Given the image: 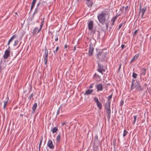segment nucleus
<instances>
[{
  "label": "nucleus",
  "mask_w": 151,
  "mask_h": 151,
  "mask_svg": "<svg viewBox=\"0 0 151 151\" xmlns=\"http://www.w3.org/2000/svg\"><path fill=\"white\" fill-rule=\"evenodd\" d=\"M112 94H111V95H110L108 97V100L109 101H109L111 99L112 97Z\"/></svg>",
  "instance_id": "34"
},
{
  "label": "nucleus",
  "mask_w": 151,
  "mask_h": 151,
  "mask_svg": "<svg viewBox=\"0 0 151 151\" xmlns=\"http://www.w3.org/2000/svg\"><path fill=\"white\" fill-rule=\"evenodd\" d=\"M9 100V97L7 96L5 99V101H4V104L7 105Z\"/></svg>",
  "instance_id": "17"
},
{
  "label": "nucleus",
  "mask_w": 151,
  "mask_h": 151,
  "mask_svg": "<svg viewBox=\"0 0 151 151\" xmlns=\"http://www.w3.org/2000/svg\"><path fill=\"white\" fill-rule=\"evenodd\" d=\"M137 74L135 73H133L132 74V76L134 78H136L137 77Z\"/></svg>",
  "instance_id": "30"
},
{
  "label": "nucleus",
  "mask_w": 151,
  "mask_h": 151,
  "mask_svg": "<svg viewBox=\"0 0 151 151\" xmlns=\"http://www.w3.org/2000/svg\"><path fill=\"white\" fill-rule=\"evenodd\" d=\"M128 133V132L126 131L125 129H124V131L123 137H124Z\"/></svg>",
  "instance_id": "23"
},
{
  "label": "nucleus",
  "mask_w": 151,
  "mask_h": 151,
  "mask_svg": "<svg viewBox=\"0 0 151 151\" xmlns=\"http://www.w3.org/2000/svg\"><path fill=\"white\" fill-rule=\"evenodd\" d=\"M34 7V6L31 5L30 11H31L32 10V9Z\"/></svg>",
  "instance_id": "49"
},
{
  "label": "nucleus",
  "mask_w": 151,
  "mask_h": 151,
  "mask_svg": "<svg viewBox=\"0 0 151 151\" xmlns=\"http://www.w3.org/2000/svg\"><path fill=\"white\" fill-rule=\"evenodd\" d=\"M123 103H124L123 101H121V104H120L121 105H123Z\"/></svg>",
  "instance_id": "50"
},
{
  "label": "nucleus",
  "mask_w": 151,
  "mask_h": 151,
  "mask_svg": "<svg viewBox=\"0 0 151 151\" xmlns=\"http://www.w3.org/2000/svg\"><path fill=\"white\" fill-rule=\"evenodd\" d=\"M43 22H44V21H42L41 24V25H40V28L38 29V31L37 33H38L41 30V29L43 25Z\"/></svg>",
  "instance_id": "20"
},
{
  "label": "nucleus",
  "mask_w": 151,
  "mask_h": 151,
  "mask_svg": "<svg viewBox=\"0 0 151 151\" xmlns=\"http://www.w3.org/2000/svg\"><path fill=\"white\" fill-rule=\"evenodd\" d=\"M74 48V49H73V51H74L76 50V48Z\"/></svg>",
  "instance_id": "62"
},
{
  "label": "nucleus",
  "mask_w": 151,
  "mask_h": 151,
  "mask_svg": "<svg viewBox=\"0 0 151 151\" xmlns=\"http://www.w3.org/2000/svg\"><path fill=\"white\" fill-rule=\"evenodd\" d=\"M128 8V6H126V7H125V12H126V11L127 10Z\"/></svg>",
  "instance_id": "54"
},
{
  "label": "nucleus",
  "mask_w": 151,
  "mask_h": 151,
  "mask_svg": "<svg viewBox=\"0 0 151 151\" xmlns=\"http://www.w3.org/2000/svg\"><path fill=\"white\" fill-rule=\"evenodd\" d=\"M121 64H120L119 65V70L121 68Z\"/></svg>",
  "instance_id": "57"
},
{
  "label": "nucleus",
  "mask_w": 151,
  "mask_h": 151,
  "mask_svg": "<svg viewBox=\"0 0 151 151\" xmlns=\"http://www.w3.org/2000/svg\"><path fill=\"white\" fill-rule=\"evenodd\" d=\"M58 36H57V35H56L55 37V41H58Z\"/></svg>",
  "instance_id": "42"
},
{
  "label": "nucleus",
  "mask_w": 151,
  "mask_h": 151,
  "mask_svg": "<svg viewBox=\"0 0 151 151\" xmlns=\"http://www.w3.org/2000/svg\"><path fill=\"white\" fill-rule=\"evenodd\" d=\"M6 105L4 104V106H3V109H5L6 106Z\"/></svg>",
  "instance_id": "52"
},
{
  "label": "nucleus",
  "mask_w": 151,
  "mask_h": 151,
  "mask_svg": "<svg viewBox=\"0 0 151 151\" xmlns=\"http://www.w3.org/2000/svg\"><path fill=\"white\" fill-rule=\"evenodd\" d=\"M135 88L137 90L139 91L141 90L142 88L140 86V84L139 83L138 81L137 82V83L135 86Z\"/></svg>",
  "instance_id": "11"
},
{
  "label": "nucleus",
  "mask_w": 151,
  "mask_h": 151,
  "mask_svg": "<svg viewBox=\"0 0 151 151\" xmlns=\"http://www.w3.org/2000/svg\"><path fill=\"white\" fill-rule=\"evenodd\" d=\"M93 99L96 104L99 103V99L97 97H95L93 98Z\"/></svg>",
  "instance_id": "25"
},
{
  "label": "nucleus",
  "mask_w": 151,
  "mask_h": 151,
  "mask_svg": "<svg viewBox=\"0 0 151 151\" xmlns=\"http://www.w3.org/2000/svg\"><path fill=\"white\" fill-rule=\"evenodd\" d=\"M37 8H35L34 12L33 13V15H32L33 16H34V14H36L38 12V9Z\"/></svg>",
  "instance_id": "24"
},
{
  "label": "nucleus",
  "mask_w": 151,
  "mask_h": 151,
  "mask_svg": "<svg viewBox=\"0 0 151 151\" xmlns=\"http://www.w3.org/2000/svg\"><path fill=\"white\" fill-rule=\"evenodd\" d=\"M115 21V20L111 19V24L112 25H114Z\"/></svg>",
  "instance_id": "29"
},
{
  "label": "nucleus",
  "mask_w": 151,
  "mask_h": 151,
  "mask_svg": "<svg viewBox=\"0 0 151 151\" xmlns=\"http://www.w3.org/2000/svg\"><path fill=\"white\" fill-rule=\"evenodd\" d=\"M107 54L106 52L103 53L102 52H100L98 54V57L101 61L104 60L106 59Z\"/></svg>",
  "instance_id": "3"
},
{
  "label": "nucleus",
  "mask_w": 151,
  "mask_h": 151,
  "mask_svg": "<svg viewBox=\"0 0 151 151\" xmlns=\"http://www.w3.org/2000/svg\"><path fill=\"white\" fill-rule=\"evenodd\" d=\"M43 139V136H42L41 137V139H40V143H42Z\"/></svg>",
  "instance_id": "43"
},
{
  "label": "nucleus",
  "mask_w": 151,
  "mask_h": 151,
  "mask_svg": "<svg viewBox=\"0 0 151 151\" xmlns=\"http://www.w3.org/2000/svg\"><path fill=\"white\" fill-rule=\"evenodd\" d=\"M116 43H117V45L116 46H116V47L118 46L119 42H116Z\"/></svg>",
  "instance_id": "55"
},
{
  "label": "nucleus",
  "mask_w": 151,
  "mask_h": 151,
  "mask_svg": "<svg viewBox=\"0 0 151 151\" xmlns=\"http://www.w3.org/2000/svg\"><path fill=\"white\" fill-rule=\"evenodd\" d=\"M96 87L97 89V92L101 91L103 89V85L101 83H99L96 85Z\"/></svg>",
  "instance_id": "7"
},
{
  "label": "nucleus",
  "mask_w": 151,
  "mask_h": 151,
  "mask_svg": "<svg viewBox=\"0 0 151 151\" xmlns=\"http://www.w3.org/2000/svg\"><path fill=\"white\" fill-rule=\"evenodd\" d=\"M97 105V107L99 108L100 109H101L102 108V104L100 103H98L96 104Z\"/></svg>",
  "instance_id": "21"
},
{
  "label": "nucleus",
  "mask_w": 151,
  "mask_h": 151,
  "mask_svg": "<svg viewBox=\"0 0 151 151\" xmlns=\"http://www.w3.org/2000/svg\"><path fill=\"white\" fill-rule=\"evenodd\" d=\"M108 114L107 118L108 120H109L110 118V116L111 115V111L106 112Z\"/></svg>",
  "instance_id": "26"
},
{
  "label": "nucleus",
  "mask_w": 151,
  "mask_h": 151,
  "mask_svg": "<svg viewBox=\"0 0 151 151\" xmlns=\"http://www.w3.org/2000/svg\"><path fill=\"white\" fill-rule=\"evenodd\" d=\"M37 103H35L34 105H33V106L32 107V113L33 114H34L35 112V110L36 109L37 107Z\"/></svg>",
  "instance_id": "13"
},
{
  "label": "nucleus",
  "mask_w": 151,
  "mask_h": 151,
  "mask_svg": "<svg viewBox=\"0 0 151 151\" xmlns=\"http://www.w3.org/2000/svg\"><path fill=\"white\" fill-rule=\"evenodd\" d=\"M37 0H33L32 2L31 5L35 6V4Z\"/></svg>",
  "instance_id": "28"
},
{
  "label": "nucleus",
  "mask_w": 151,
  "mask_h": 151,
  "mask_svg": "<svg viewBox=\"0 0 151 151\" xmlns=\"http://www.w3.org/2000/svg\"><path fill=\"white\" fill-rule=\"evenodd\" d=\"M40 147H41V146H39V151H40Z\"/></svg>",
  "instance_id": "60"
},
{
  "label": "nucleus",
  "mask_w": 151,
  "mask_h": 151,
  "mask_svg": "<svg viewBox=\"0 0 151 151\" xmlns=\"http://www.w3.org/2000/svg\"><path fill=\"white\" fill-rule=\"evenodd\" d=\"M93 21H90L88 22V30H91L93 29Z\"/></svg>",
  "instance_id": "5"
},
{
  "label": "nucleus",
  "mask_w": 151,
  "mask_h": 151,
  "mask_svg": "<svg viewBox=\"0 0 151 151\" xmlns=\"http://www.w3.org/2000/svg\"><path fill=\"white\" fill-rule=\"evenodd\" d=\"M60 133H59L56 138V140L57 142H59L60 139Z\"/></svg>",
  "instance_id": "16"
},
{
  "label": "nucleus",
  "mask_w": 151,
  "mask_h": 151,
  "mask_svg": "<svg viewBox=\"0 0 151 151\" xmlns=\"http://www.w3.org/2000/svg\"><path fill=\"white\" fill-rule=\"evenodd\" d=\"M101 70L104 72H105L106 71L104 69V66L101 65L99 63H98V66L97 70Z\"/></svg>",
  "instance_id": "10"
},
{
  "label": "nucleus",
  "mask_w": 151,
  "mask_h": 151,
  "mask_svg": "<svg viewBox=\"0 0 151 151\" xmlns=\"http://www.w3.org/2000/svg\"><path fill=\"white\" fill-rule=\"evenodd\" d=\"M141 7H142V4L141 3H140V6L139 8V14L140 15L141 13Z\"/></svg>",
  "instance_id": "40"
},
{
  "label": "nucleus",
  "mask_w": 151,
  "mask_h": 151,
  "mask_svg": "<svg viewBox=\"0 0 151 151\" xmlns=\"http://www.w3.org/2000/svg\"><path fill=\"white\" fill-rule=\"evenodd\" d=\"M17 36L16 35H14L12 36L10 39L9 40L8 43L7 45H9L10 43L12 45V46L14 47L16 46L19 42L18 40H16L14 41V42H12V41L13 40L16 39Z\"/></svg>",
  "instance_id": "2"
},
{
  "label": "nucleus",
  "mask_w": 151,
  "mask_h": 151,
  "mask_svg": "<svg viewBox=\"0 0 151 151\" xmlns=\"http://www.w3.org/2000/svg\"><path fill=\"white\" fill-rule=\"evenodd\" d=\"M41 144H42L41 143H40V144H39V146H41Z\"/></svg>",
  "instance_id": "64"
},
{
  "label": "nucleus",
  "mask_w": 151,
  "mask_h": 151,
  "mask_svg": "<svg viewBox=\"0 0 151 151\" xmlns=\"http://www.w3.org/2000/svg\"><path fill=\"white\" fill-rule=\"evenodd\" d=\"M41 4V2L40 1L38 2V3L37 4L36 6H39Z\"/></svg>",
  "instance_id": "45"
},
{
  "label": "nucleus",
  "mask_w": 151,
  "mask_h": 151,
  "mask_svg": "<svg viewBox=\"0 0 151 151\" xmlns=\"http://www.w3.org/2000/svg\"><path fill=\"white\" fill-rule=\"evenodd\" d=\"M93 50V48H89L88 51V55H89L91 56L92 55Z\"/></svg>",
  "instance_id": "14"
},
{
  "label": "nucleus",
  "mask_w": 151,
  "mask_h": 151,
  "mask_svg": "<svg viewBox=\"0 0 151 151\" xmlns=\"http://www.w3.org/2000/svg\"><path fill=\"white\" fill-rule=\"evenodd\" d=\"M110 101H108L105 104V108L106 112L111 111L110 108Z\"/></svg>",
  "instance_id": "6"
},
{
  "label": "nucleus",
  "mask_w": 151,
  "mask_h": 151,
  "mask_svg": "<svg viewBox=\"0 0 151 151\" xmlns=\"http://www.w3.org/2000/svg\"><path fill=\"white\" fill-rule=\"evenodd\" d=\"M59 48H56L55 50L53 51L54 53L55 54L57 53V52L58 50V49Z\"/></svg>",
  "instance_id": "37"
},
{
  "label": "nucleus",
  "mask_w": 151,
  "mask_h": 151,
  "mask_svg": "<svg viewBox=\"0 0 151 151\" xmlns=\"http://www.w3.org/2000/svg\"><path fill=\"white\" fill-rule=\"evenodd\" d=\"M125 23H126V22L125 21H124V22H122V23H121L119 25L118 29H119L122 27V26H123V25H124Z\"/></svg>",
  "instance_id": "18"
},
{
  "label": "nucleus",
  "mask_w": 151,
  "mask_h": 151,
  "mask_svg": "<svg viewBox=\"0 0 151 151\" xmlns=\"http://www.w3.org/2000/svg\"><path fill=\"white\" fill-rule=\"evenodd\" d=\"M135 56L134 58H133L131 60L130 63H132L135 60H136V59H135Z\"/></svg>",
  "instance_id": "38"
},
{
  "label": "nucleus",
  "mask_w": 151,
  "mask_h": 151,
  "mask_svg": "<svg viewBox=\"0 0 151 151\" xmlns=\"http://www.w3.org/2000/svg\"><path fill=\"white\" fill-rule=\"evenodd\" d=\"M113 25H112L111 24L110 26L109 27V29H111L112 28L113 26Z\"/></svg>",
  "instance_id": "51"
},
{
  "label": "nucleus",
  "mask_w": 151,
  "mask_h": 151,
  "mask_svg": "<svg viewBox=\"0 0 151 151\" xmlns=\"http://www.w3.org/2000/svg\"><path fill=\"white\" fill-rule=\"evenodd\" d=\"M117 18V16H115V17H113L112 19H114L115 20H116V19Z\"/></svg>",
  "instance_id": "44"
},
{
  "label": "nucleus",
  "mask_w": 151,
  "mask_h": 151,
  "mask_svg": "<svg viewBox=\"0 0 151 151\" xmlns=\"http://www.w3.org/2000/svg\"><path fill=\"white\" fill-rule=\"evenodd\" d=\"M10 48H8L5 51L4 54L3 56V58L4 59H7L10 56Z\"/></svg>",
  "instance_id": "4"
},
{
  "label": "nucleus",
  "mask_w": 151,
  "mask_h": 151,
  "mask_svg": "<svg viewBox=\"0 0 151 151\" xmlns=\"http://www.w3.org/2000/svg\"><path fill=\"white\" fill-rule=\"evenodd\" d=\"M119 16V15L117 14L116 16H117V17H118Z\"/></svg>",
  "instance_id": "63"
},
{
  "label": "nucleus",
  "mask_w": 151,
  "mask_h": 151,
  "mask_svg": "<svg viewBox=\"0 0 151 151\" xmlns=\"http://www.w3.org/2000/svg\"><path fill=\"white\" fill-rule=\"evenodd\" d=\"M34 96V94L33 93H32L31 95L29 97L28 99L30 100L32 98H33Z\"/></svg>",
  "instance_id": "33"
},
{
  "label": "nucleus",
  "mask_w": 151,
  "mask_h": 151,
  "mask_svg": "<svg viewBox=\"0 0 151 151\" xmlns=\"http://www.w3.org/2000/svg\"><path fill=\"white\" fill-rule=\"evenodd\" d=\"M67 47V45H65L64 46V47Z\"/></svg>",
  "instance_id": "61"
},
{
  "label": "nucleus",
  "mask_w": 151,
  "mask_h": 151,
  "mask_svg": "<svg viewBox=\"0 0 151 151\" xmlns=\"http://www.w3.org/2000/svg\"><path fill=\"white\" fill-rule=\"evenodd\" d=\"M65 124V122H63L61 124L63 126Z\"/></svg>",
  "instance_id": "58"
},
{
  "label": "nucleus",
  "mask_w": 151,
  "mask_h": 151,
  "mask_svg": "<svg viewBox=\"0 0 151 151\" xmlns=\"http://www.w3.org/2000/svg\"><path fill=\"white\" fill-rule=\"evenodd\" d=\"M45 58H44V63L45 64H47V56H48V52L47 51V49L46 48V49H45Z\"/></svg>",
  "instance_id": "9"
},
{
  "label": "nucleus",
  "mask_w": 151,
  "mask_h": 151,
  "mask_svg": "<svg viewBox=\"0 0 151 151\" xmlns=\"http://www.w3.org/2000/svg\"><path fill=\"white\" fill-rule=\"evenodd\" d=\"M147 8V6H145L142 9V17H143L144 12L146 10Z\"/></svg>",
  "instance_id": "19"
},
{
  "label": "nucleus",
  "mask_w": 151,
  "mask_h": 151,
  "mask_svg": "<svg viewBox=\"0 0 151 151\" xmlns=\"http://www.w3.org/2000/svg\"><path fill=\"white\" fill-rule=\"evenodd\" d=\"M106 13L102 12L97 16V18L99 22L102 24H105L106 29H108L109 27V22L107 21L105 22L106 20Z\"/></svg>",
  "instance_id": "1"
},
{
  "label": "nucleus",
  "mask_w": 151,
  "mask_h": 151,
  "mask_svg": "<svg viewBox=\"0 0 151 151\" xmlns=\"http://www.w3.org/2000/svg\"><path fill=\"white\" fill-rule=\"evenodd\" d=\"M97 32H98V37H100V32L99 31H97Z\"/></svg>",
  "instance_id": "47"
},
{
  "label": "nucleus",
  "mask_w": 151,
  "mask_h": 151,
  "mask_svg": "<svg viewBox=\"0 0 151 151\" xmlns=\"http://www.w3.org/2000/svg\"><path fill=\"white\" fill-rule=\"evenodd\" d=\"M38 30V28L37 27H36L33 30L32 32V33L34 34L35 35L37 33H37Z\"/></svg>",
  "instance_id": "15"
},
{
  "label": "nucleus",
  "mask_w": 151,
  "mask_h": 151,
  "mask_svg": "<svg viewBox=\"0 0 151 151\" xmlns=\"http://www.w3.org/2000/svg\"><path fill=\"white\" fill-rule=\"evenodd\" d=\"M47 145L50 149H53L54 147V146L53 144L52 141L51 139L49 140L47 142Z\"/></svg>",
  "instance_id": "8"
},
{
  "label": "nucleus",
  "mask_w": 151,
  "mask_h": 151,
  "mask_svg": "<svg viewBox=\"0 0 151 151\" xmlns=\"http://www.w3.org/2000/svg\"><path fill=\"white\" fill-rule=\"evenodd\" d=\"M137 31H138V30L137 29L134 32V35H133L134 37L135 36L137 35Z\"/></svg>",
  "instance_id": "36"
},
{
  "label": "nucleus",
  "mask_w": 151,
  "mask_h": 151,
  "mask_svg": "<svg viewBox=\"0 0 151 151\" xmlns=\"http://www.w3.org/2000/svg\"><path fill=\"white\" fill-rule=\"evenodd\" d=\"M93 91V89H88L84 93V95H88L92 94Z\"/></svg>",
  "instance_id": "12"
},
{
  "label": "nucleus",
  "mask_w": 151,
  "mask_h": 151,
  "mask_svg": "<svg viewBox=\"0 0 151 151\" xmlns=\"http://www.w3.org/2000/svg\"><path fill=\"white\" fill-rule=\"evenodd\" d=\"M94 139L95 141L98 140V136L97 135H96L95 136Z\"/></svg>",
  "instance_id": "39"
},
{
  "label": "nucleus",
  "mask_w": 151,
  "mask_h": 151,
  "mask_svg": "<svg viewBox=\"0 0 151 151\" xmlns=\"http://www.w3.org/2000/svg\"><path fill=\"white\" fill-rule=\"evenodd\" d=\"M58 130V128L57 127H54L52 129V132L53 133H54L56 132Z\"/></svg>",
  "instance_id": "22"
},
{
  "label": "nucleus",
  "mask_w": 151,
  "mask_h": 151,
  "mask_svg": "<svg viewBox=\"0 0 151 151\" xmlns=\"http://www.w3.org/2000/svg\"><path fill=\"white\" fill-rule=\"evenodd\" d=\"M114 151H116V149H115V145H114Z\"/></svg>",
  "instance_id": "59"
},
{
  "label": "nucleus",
  "mask_w": 151,
  "mask_h": 151,
  "mask_svg": "<svg viewBox=\"0 0 151 151\" xmlns=\"http://www.w3.org/2000/svg\"><path fill=\"white\" fill-rule=\"evenodd\" d=\"M146 69L145 68H142V75H145L146 73Z\"/></svg>",
  "instance_id": "27"
},
{
  "label": "nucleus",
  "mask_w": 151,
  "mask_h": 151,
  "mask_svg": "<svg viewBox=\"0 0 151 151\" xmlns=\"http://www.w3.org/2000/svg\"><path fill=\"white\" fill-rule=\"evenodd\" d=\"M97 71H98L99 72V73H101L102 74V75L103 74V73H102V72H103V71H102L101 70H98Z\"/></svg>",
  "instance_id": "46"
},
{
  "label": "nucleus",
  "mask_w": 151,
  "mask_h": 151,
  "mask_svg": "<svg viewBox=\"0 0 151 151\" xmlns=\"http://www.w3.org/2000/svg\"><path fill=\"white\" fill-rule=\"evenodd\" d=\"M134 81H135V80H134V79H133L132 80V83H131V90H132L133 89V86L134 82Z\"/></svg>",
  "instance_id": "31"
},
{
  "label": "nucleus",
  "mask_w": 151,
  "mask_h": 151,
  "mask_svg": "<svg viewBox=\"0 0 151 151\" xmlns=\"http://www.w3.org/2000/svg\"><path fill=\"white\" fill-rule=\"evenodd\" d=\"M36 8H37V9H38V11L40 10V8L39 6H36Z\"/></svg>",
  "instance_id": "53"
},
{
  "label": "nucleus",
  "mask_w": 151,
  "mask_h": 151,
  "mask_svg": "<svg viewBox=\"0 0 151 151\" xmlns=\"http://www.w3.org/2000/svg\"><path fill=\"white\" fill-rule=\"evenodd\" d=\"M61 108H60V111H61V113H63V109H62V105H61Z\"/></svg>",
  "instance_id": "48"
},
{
  "label": "nucleus",
  "mask_w": 151,
  "mask_h": 151,
  "mask_svg": "<svg viewBox=\"0 0 151 151\" xmlns=\"http://www.w3.org/2000/svg\"><path fill=\"white\" fill-rule=\"evenodd\" d=\"M137 117V116L136 115H134V121L133 123H135L136 122V120Z\"/></svg>",
  "instance_id": "35"
},
{
  "label": "nucleus",
  "mask_w": 151,
  "mask_h": 151,
  "mask_svg": "<svg viewBox=\"0 0 151 151\" xmlns=\"http://www.w3.org/2000/svg\"><path fill=\"white\" fill-rule=\"evenodd\" d=\"M61 108V105H60V106L58 110L57 111V115L59 114L60 113V109Z\"/></svg>",
  "instance_id": "32"
},
{
  "label": "nucleus",
  "mask_w": 151,
  "mask_h": 151,
  "mask_svg": "<svg viewBox=\"0 0 151 151\" xmlns=\"http://www.w3.org/2000/svg\"><path fill=\"white\" fill-rule=\"evenodd\" d=\"M125 46L124 45L122 44L121 46V47H124Z\"/></svg>",
  "instance_id": "56"
},
{
  "label": "nucleus",
  "mask_w": 151,
  "mask_h": 151,
  "mask_svg": "<svg viewBox=\"0 0 151 151\" xmlns=\"http://www.w3.org/2000/svg\"><path fill=\"white\" fill-rule=\"evenodd\" d=\"M94 84V83H93L91 84V85H90V86H89V88H93V86Z\"/></svg>",
  "instance_id": "41"
}]
</instances>
